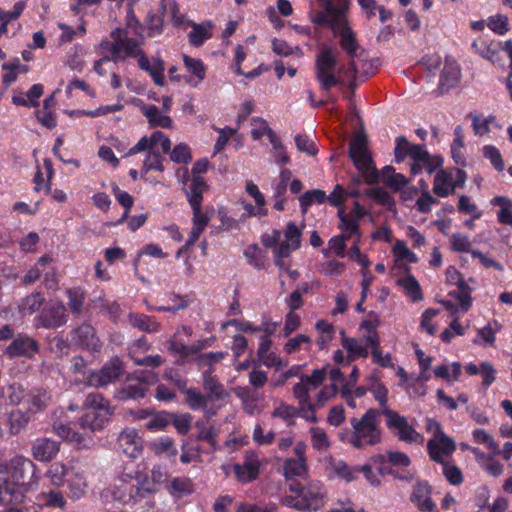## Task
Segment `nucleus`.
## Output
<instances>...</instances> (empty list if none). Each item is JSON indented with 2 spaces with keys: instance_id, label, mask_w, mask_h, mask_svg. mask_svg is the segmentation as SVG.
I'll list each match as a JSON object with an SVG mask.
<instances>
[{
  "instance_id": "obj_64",
  "label": "nucleus",
  "mask_w": 512,
  "mask_h": 512,
  "mask_svg": "<svg viewBox=\"0 0 512 512\" xmlns=\"http://www.w3.org/2000/svg\"><path fill=\"white\" fill-rule=\"evenodd\" d=\"M248 263L257 269L264 268L265 256L262 250L255 244L248 246L244 251Z\"/></svg>"
},
{
  "instance_id": "obj_57",
  "label": "nucleus",
  "mask_w": 512,
  "mask_h": 512,
  "mask_svg": "<svg viewBox=\"0 0 512 512\" xmlns=\"http://www.w3.org/2000/svg\"><path fill=\"white\" fill-rule=\"evenodd\" d=\"M146 393L147 389L141 383L127 384L118 391L117 397L121 400H138L144 398Z\"/></svg>"
},
{
  "instance_id": "obj_30",
  "label": "nucleus",
  "mask_w": 512,
  "mask_h": 512,
  "mask_svg": "<svg viewBox=\"0 0 512 512\" xmlns=\"http://www.w3.org/2000/svg\"><path fill=\"white\" fill-rule=\"evenodd\" d=\"M208 185L203 177H192L187 187L183 188L190 207L200 206L203 202V193Z\"/></svg>"
},
{
  "instance_id": "obj_9",
  "label": "nucleus",
  "mask_w": 512,
  "mask_h": 512,
  "mask_svg": "<svg viewBox=\"0 0 512 512\" xmlns=\"http://www.w3.org/2000/svg\"><path fill=\"white\" fill-rule=\"evenodd\" d=\"M384 416L387 428L399 441L408 444H423V435L416 431L414 425L409 422L408 418L392 409H386Z\"/></svg>"
},
{
  "instance_id": "obj_7",
  "label": "nucleus",
  "mask_w": 512,
  "mask_h": 512,
  "mask_svg": "<svg viewBox=\"0 0 512 512\" xmlns=\"http://www.w3.org/2000/svg\"><path fill=\"white\" fill-rule=\"evenodd\" d=\"M83 408L85 412L81 416L79 424L83 429L90 431L103 429L113 413L110 401L97 392L86 395Z\"/></svg>"
},
{
  "instance_id": "obj_59",
  "label": "nucleus",
  "mask_w": 512,
  "mask_h": 512,
  "mask_svg": "<svg viewBox=\"0 0 512 512\" xmlns=\"http://www.w3.org/2000/svg\"><path fill=\"white\" fill-rule=\"evenodd\" d=\"M311 345V339L305 334H298L290 338L284 345V351L287 354L295 353L299 350L308 351Z\"/></svg>"
},
{
  "instance_id": "obj_13",
  "label": "nucleus",
  "mask_w": 512,
  "mask_h": 512,
  "mask_svg": "<svg viewBox=\"0 0 512 512\" xmlns=\"http://www.w3.org/2000/svg\"><path fill=\"white\" fill-rule=\"evenodd\" d=\"M262 461L258 452L247 450L244 453L243 461L233 465L235 478L242 484H248L255 481L260 474Z\"/></svg>"
},
{
  "instance_id": "obj_37",
  "label": "nucleus",
  "mask_w": 512,
  "mask_h": 512,
  "mask_svg": "<svg viewBox=\"0 0 512 512\" xmlns=\"http://www.w3.org/2000/svg\"><path fill=\"white\" fill-rule=\"evenodd\" d=\"M236 396L241 400L243 409L246 413L254 415L260 412L258 402L260 397L257 393L251 391L249 387H237L235 389Z\"/></svg>"
},
{
  "instance_id": "obj_45",
  "label": "nucleus",
  "mask_w": 512,
  "mask_h": 512,
  "mask_svg": "<svg viewBox=\"0 0 512 512\" xmlns=\"http://www.w3.org/2000/svg\"><path fill=\"white\" fill-rule=\"evenodd\" d=\"M472 120V127L474 134L476 136H483L490 132V126L494 125L497 128H500V126L496 123L495 117L489 116L484 117L479 114H472L470 113L468 115Z\"/></svg>"
},
{
  "instance_id": "obj_18",
  "label": "nucleus",
  "mask_w": 512,
  "mask_h": 512,
  "mask_svg": "<svg viewBox=\"0 0 512 512\" xmlns=\"http://www.w3.org/2000/svg\"><path fill=\"white\" fill-rule=\"evenodd\" d=\"M38 343L30 336L19 334L5 350L9 358L26 357L33 358L38 353Z\"/></svg>"
},
{
  "instance_id": "obj_1",
  "label": "nucleus",
  "mask_w": 512,
  "mask_h": 512,
  "mask_svg": "<svg viewBox=\"0 0 512 512\" xmlns=\"http://www.w3.org/2000/svg\"><path fill=\"white\" fill-rule=\"evenodd\" d=\"M37 472V465L23 455L0 462V504H21L26 493L38 489L40 476Z\"/></svg>"
},
{
  "instance_id": "obj_38",
  "label": "nucleus",
  "mask_w": 512,
  "mask_h": 512,
  "mask_svg": "<svg viewBox=\"0 0 512 512\" xmlns=\"http://www.w3.org/2000/svg\"><path fill=\"white\" fill-rule=\"evenodd\" d=\"M382 181L395 192L405 188L409 179L401 173H396L392 166H385L381 171Z\"/></svg>"
},
{
  "instance_id": "obj_8",
  "label": "nucleus",
  "mask_w": 512,
  "mask_h": 512,
  "mask_svg": "<svg viewBox=\"0 0 512 512\" xmlns=\"http://www.w3.org/2000/svg\"><path fill=\"white\" fill-rule=\"evenodd\" d=\"M129 32L117 28L111 32L112 41H103L100 48L103 52L111 54L113 62H117L127 57H134L137 60L140 54H145L139 47L142 39L131 38L128 36Z\"/></svg>"
},
{
  "instance_id": "obj_12",
  "label": "nucleus",
  "mask_w": 512,
  "mask_h": 512,
  "mask_svg": "<svg viewBox=\"0 0 512 512\" xmlns=\"http://www.w3.org/2000/svg\"><path fill=\"white\" fill-rule=\"evenodd\" d=\"M124 372V363L115 356L107 361L101 369L89 373L86 384L94 388L105 387L117 381Z\"/></svg>"
},
{
  "instance_id": "obj_23",
  "label": "nucleus",
  "mask_w": 512,
  "mask_h": 512,
  "mask_svg": "<svg viewBox=\"0 0 512 512\" xmlns=\"http://www.w3.org/2000/svg\"><path fill=\"white\" fill-rule=\"evenodd\" d=\"M430 458L438 463H443L444 457L451 455L455 449V441L446 434L439 438H431L427 443Z\"/></svg>"
},
{
  "instance_id": "obj_35",
  "label": "nucleus",
  "mask_w": 512,
  "mask_h": 512,
  "mask_svg": "<svg viewBox=\"0 0 512 512\" xmlns=\"http://www.w3.org/2000/svg\"><path fill=\"white\" fill-rule=\"evenodd\" d=\"M52 430L60 438L68 441L69 443L77 446L78 448L86 446V436L79 432L73 431L72 428L67 424L55 422L52 425Z\"/></svg>"
},
{
  "instance_id": "obj_19",
  "label": "nucleus",
  "mask_w": 512,
  "mask_h": 512,
  "mask_svg": "<svg viewBox=\"0 0 512 512\" xmlns=\"http://www.w3.org/2000/svg\"><path fill=\"white\" fill-rule=\"evenodd\" d=\"M118 446L129 458H138L143 449V440L134 428L124 429L118 436Z\"/></svg>"
},
{
  "instance_id": "obj_41",
  "label": "nucleus",
  "mask_w": 512,
  "mask_h": 512,
  "mask_svg": "<svg viewBox=\"0 0 512 512\" xmlns=\"http://www.w3.org/2000/svg\"><path fill=\"white\" fill-rule=\"evenodd\" d=\"M251 136L254 140L261 139L267 135L271 144H277L276 133L268 126L266 120L255 117L251 120Z\"/></svg>"
},
{
  "instance_id": "obj_56",
  "label": "nucleus",
  "mask_w": 512,
  "mask_h": 512,
  "mask_svg": "<svg viewBox=\"0 0 512 512\" xmlns=\"http://www.w3.org/2000/svg\"><path fill=\"white\" fill-rule=\"evenodd\" d=\"M192 31L189 33V41L194 46H201L207 39L211 38L209 23L192 24Z\"/></svg>"
},
{
  "instance_id": "obj_58",
  "label": "nucleus",
  "mask_w": 512,
  "mask_h": 512,
  "mask_svg": "<svg viewBox=\"0 0 512 512\" xmlns=\"http://www.w3.org/2000/svg\"><path fill=\"white\" fill-rule=\"evenodd\" d=\"M392 251L396 261H405L412 264L418 262L417 255L413 253L402 240L395 242Z\"/></svg>"
},
{
  "instance_id": "obj_60",
  "label": "nucleus",
  "mask_w": 512,
  "mask_h": 512,
  "mask_svg": "<svg viewBox=\"0 0 512 512\" xmlns=\"http://www.w3.org/2000/svg\"><path fill=\"white\" fill-rule=\"evenodd\" d=\"M227 356V352L218 351V352H207L198 354L195 361L200 368H207L206 370L213 371V365L215 363L220 362Z\"/></svg>"
},
{
  "instance_id": "obj_40",
  "label": "nucleus",
  "mask_w": 512,
  "mask_h": 512,
  "mask_svg": "<svg viewBox=\"0 0 512 512\" xmlns=\"http://www.w3.org/2000/svg\"><path fill=\"white\" fill-rule=\"evenodd\" d=\"M203 386L204 389L215 399L222 400L227 396L223 385L213 375L212 370L203 371Z\"/></svg>"
},
{
  "instance_id": "obj_50",
  "label": "nucleus",
  "mask_w": 512,
  "mask_h": 512,
  "mask_svg": "<svg viewBox=\"0 0 512 512\" xmlns=\"http://www.w3.org/2000/svg\"><path fill=\"white\" fill-rule=\"evenodd\" d=\"M219 434V430L213 426V425H201L198 426V434L196 436V439L198 441H204L206 442L211 449V452H214L219 449V446L217 444V437Z\"/></svg>"
},
{
  "instance_id": "obj_51",
  "label": "nucleus",
  "mask_w": 512,
  "mask_h": 512,
  "mask_svg": "<svg viewBox=\"0 0 512 512\" xmlns=\"http://www.w3.org/2000/svg\"><path fill=\"white\" fill-rule=\"evenodd\" d=\"M327 195L323 190L313 189L306 191L300 198V207L303 214L307 213L308 208L314 204H322L326 201Z\"/></svg>"
},
{
  "instance_id": "obj_3",
  "label": "nucleus",
  "mask_w": 512,
  "mask_h": 512,
  "mask_svg": "<svg viewBox=\"0 0 512 512\" xmlns=\"http://www.w3.org/2000/svg\"><path fill=\"white\" fill-rule=\"evenodd\" d=\"M114 500L124 505L133 506L156 492L149 477L139 472L122 474L106 490Z\"/></svg>"
},
{
  "instance_id": "obj_28",
  "label": "nucleus",
  "mask_w": 512,
  "mask_h": 512,
  "mask_svg": "<svg viewBox=\"0 0 512 512\" xmlns=\"http://www.w3.org/2000/svg\"><path fill=\"white\" fill-rule=\"evenodd\" d=\"M74 467L63 462H53L45 471V477L49 480L51 486L60 488L66 484Z\"/></svg>"
},
{
  "instance_id": "obj_47",
  "label": "nucleus",
  "mask_w": 512,
  "mask_h": 512,
  "mask_svg": "<svg viewBox=\"0 0 512 512\" xmlns=\"http://www.w3.org/2000/svg\"><path fill=\"white\" fill-rule=\"evenodd\" d=\"M45 297L42 293L36 292L26 296L19 305V312L22 315L35 313L44 304Z\"/></svg>"
},
{
  "instance_id": "obj_10",
  "label": "nucleus",
  "mask_w": 512,
  "mask_h": 512,
  "mask_svg": "<svg viewBox=\"0 0 512 512\" xmlns=\"http://www.w3.org/2000/svg\"><path fill=\"white\" fill-rule=\"evenodd\" d=\"M289 490L302 499L304 511H317L324 505L327 491L324 484L319 480H311L306 485L292 483Z\"/></svg>"
},
{
  "instance_id": "obj_20",
  "label": "nucleus",
  "mask_w": 512,
  "mask_h": 512,
  "mask_svg": "<svg viewBox=\"0 0 512 512\" xmlns=\"http://www.w3.org/2000/svg\"><path fill=\"white\" fill-rule=\"evenodd\" d=\"M410 501L420 512H435L436 504L431 498V486L426 481H418L414 484Z\"/></svg>"
},
{
  "instance_id": "obj_53",
  "label": "nucleus",
  "mask_w": 512,
  "mask_h": 512,
  "mask_svg": "<svg viewBox=\"0 0 512 512\" xmlns=\"http://www.w3.org/2000/svg\"><path fill=\"white\" fill-rule=\"evenodd\" d=\"M181 392L185 394L186 403L192 410H204L207 407V398L198 390L186 386Z\"/></svg>"
},
{
  "instance_id": "obj_52",
  "label": "nucleus",
  "mask_w": 512,
  "mask_h": 512,
  "mask_svg": "<svg viewBox=\"0 0 512 512\" xmlns=\"http://www.w3.org/2000/svg\"><path fill=\"white\" fill-rule=\"evenodd\" d=\"M500 329L497 321L488 323L481 329L477 330V338L473 340L474 344H493L496 340V332Z\"/></svg>"
},
{
  "instance_id": "obj_26",
  "label": "nucleus",
  "mask_w": 512,
  "mask_h": 512,
  "mask_svg": "<svg viewBox=\"0 0 512 512\" xmlns=\"http://www.w3.org/2000/svg\"><path fill=\"white\" fill-rule=\"evenodd\" d=\"M52 401L51 392L43 388L30 390L26 395L25 405L31 413L44 411Z\"/></svg>"
},
{
  "instance_id": "obj_62",
  "label": "nucleus",
  "mask_w": 512,
  "mask_h": 512,
  "mask_svg": "<svg viewBox=\"0 0 512 512\" xmlns=\"http://www.w3.org/2000/svg\"><path fill=\"white\" fill-rule=\"evenodd\" d=\"M68 297V307L72 314L80 315L84 304V293L80 289H68L66 291Z\"/></svg>"
},
{
  "instance_id": "obj_2",
  "label": "nucleus",
  "mask_w": 512,
  "mask_h": 512,
  "mask_svg": "<svg viewBox=\"0 0 512 512\" xmlns=\"http://www.w3.org/2000/svg\"><path fill=\"white\" fill-rule=\"evenodd\" d=\"M337 50L332 47L322 48L316 56L315 73L323 90L342 85L345 81L351 89L355 87L357 65L351 61L349 67L337 68Z\"/></svg>"
},
{
  "instance_id": "obj_44",
  "label": "nucleus",
  "mask_w": 512,
  "mask_h": 512,
  "mask_svg": "<svg viewBox=\"0 0 512 512\" xmlns=\"http://www.w3.org/2000/svg\"><path fill=\"white\" fill-rule=\"evenodd\" d=\"M372 381V384L368 387L369 392H371L375 398V400L379 403L381 410L380 414L384 415V411L388 408V389L386 386L376 379L374 375L369 378Z\"/></svg>"
},
{
  "instance_id": "obj_25",
  "label": "nucleus",
  "mask_w": 512,
  "mask_h": 512,
  "mask_svg": "<svg viewBox=\"0 0 512 512\" xmlns=\"http://www.w3.org/2000/svg\"><path fill=\"white\" fill-rule=\"evenodd\" d=\"M166 490L173 499H182L194 493L195 484L186 476L172 477L166 481Z\"/></svg>"
},
{
  "instance_id": "obj_16",
  "label": "nucleus",
  "mask_w": 512,
  "mask_h": 512,
  "mask_svg": "<svg viewBox=\"0 0 512 512\" xmlns=\"http://www.w3.org/2000/svg\"><path fill=\"white\" fill-rule=\"evenodd\" d=\"M365 208L354 202L353 208L346 212L344 207L338 209V218L340 219L339 228L341 231H349V233H356V239H361V232L359 230V222L365 216Z\"/></svg>"
},
{
  "instance_id": "obj_11",
  "label": "nucleus",
  "mask_w": 512,
  "mask_h": 512,
  "mask_svg": "<svg viewBox=\"0 0 512 512\" xmlns=\"http://www.w3.org/2000/svg\"><path fill=\"white\" fill-rule=\"evenodd\" d=\"M349 155L356 168L362 172L371 171L369 182H375L378 173L372 166V159L367 148V138L364 134L358 133L353 136L349 145Z\"/></svg>"
},
{
  "instance_id": "obj_5",
  "label": "nucleus",
  "mask_w": 512,
  "mask_h": 512,
  "mask_svg": "<svg viewBox=\"0 0 512 512\" xmlns=\"http://www.w3.org/2000/svg\"><path fill=\"white\" fill-rule=\"evenodd\" d=\"M302 231L294 222L287 224L284 234L279 230H272L270 234L263 236V244L274 249V263L279 269L287 270L285 259L297 250L301 244Z\"/></svg>"
},
{
  "instance_id": "obj_15",
  "label": "nucleus",
  "mask_w": 512,
  "mask_h": 512,
  "mask_svg": "<svg viewBox=\"0 0 512 512\" xmlns=\"http://www.w3.org/2000/svg\"><path fill=\"white\" fill-rule=\"evenodd\" d=\"M67 322L66 307L62 303H57L44 308L35 318L37 328L53 329L64 325Z\"/></svg>"
},
{
  "instance_id": "obj_33",
  "label": "nucleus",
  "mask_w": 512,
  "mask_h": 512,
  "mask_svg": "<svg viewBox=\"0 0 512 512\" xmlns=\"http://www.w3.org/2000/svg\"><path fill=\"white\" fill-rule=\"evenodd\" d=\"M38 503L47 508L64 510L67 506V499L63 492L58 489H51L37 495Z\"/></svg>"
},
{
  "instance_id": "obj_32",
  "label": "nucleus",
  "mask_w": 512,
  "mask_h": 512,
  "mask_svg": "<svg viewBox=\"0 0 512 512\" xmlns=\"http://www.w3.org/2000/svg\"><path fill=\"white\" fill-rule=\"evenodd\" d=\"M142 114L147 118L151 127L172 128L173 121L170 116L162 113L155 105H143Z\"/></svg>"
},
{
  "instance_id": "obj_43",
  "label": "nucleus",
  "mask_w": 512,
  "mask_h": 512,
  "mask_svg": "<svg viewBox=\"0 0 512 512\" xmlns=\"http://www.w3.org/2000/svg\"><path fill=\"white\" fill-rule=\"evenodd\" d=\"M129 323L147 333H155L159 330V323L153 317L145 314H130Z\"/></svg>"
},
{
  "instance_id": "obj_46",
  "label": "nucleus",
  "mask_w": 512,
  "mask_h": 512,
  "mask_svg": "<svg viewBox=\"0 0 512 512\" xmlns=\"http://www.w3.org/2000/svg\"><path fill=\"white\" fill-rule=\"evenodd\" d=\"M29 421L30 418L25 412L21 410L12 411L9 414L7 420L9 433L11 435H18L22 430H24L27 427Z\"/></svg>"
},
{
  "instance_id": "obj_36",
  "label": "nucleus",
  "mask_w": 512,
  "mask_h": 512,
  "mask_svg": "<svg viewBox=\"0 0 512 512\" xmlns=\"http://www.w3.org/2000/svg\"><path fill=\"white\" fill-rule=\"evenodd\" d=\"M327 469L334 476L341 478L346 482L355 480L358 473L357 467H350L345 461L334 458L329 459Z\"/></svg>"
},
{
  "instance_id": "obj_4",
  "label": "nucleus",
  "mask_w": 512,
  "mask_h": 512,
  "mask_svg": "<svg viewBox=\"0 0 512 512\" xmlns=\"http://www.w3.org/2000/svg\"><path fill=\"white\" fill-rule=\"evenodd\" d=\"M171 149V141L162 131H155L151 136H143L139 141L131 147L124 157H130L140 152H146L143 159V166L141 169V176L151 170L163 172V154H166Z\"/></svg>"
},
{
  "instance_id": "obj_17",
  "label": "nucleus",
  "mask_w": 512,
  "mask_h": 512,
  "mask_svg": "<svg viewBox=\"0 0 512 512\" xmlns=\"http://www.w3.org/2000/svg\"><path fill=\"white\" fill-rule=\"evenodd\" d=\"M60 451V442L48 437L36 438L31 445V455L38 462H51Z\"/></svg>"
},
{
  "instance_id": "obj_29",
  "label": "nucleus",
  "mask_w": 512,
  "mask_h": 512,
  "mask_svg": "<svg viewBox=\"0 0 512 512\" xmlns=\"http://www.w3.org/2000/svg\"><path fill=\"white\" fill-rule=\"evenodd\" d=\"M453 178L454 173L451 170L441 169L436 172L433 183V192L442 198L453 194L455 192Z\"/></svg>"
},
{
  "instance_id": "obj_55",
  "label": "nucleus",
  "mask_w": 512,
  "mask_h": 512,
  "mask_svg": "<svg viewBox=\"0 0 512 512\" xmlns=\"http://www.w3.org/2000/svg\"><path fill=\"white\" fill-rule=\"evenodd\" d=\"M398 284L403 287L412 301L416 302L423 299L421 287L415 277L407 276L401 278L398 280Z\"/></svg>"
},
{
  "instance_id": "obj_54",
  "label": "nucleus",
  "mask_w": 512,
  "mask_h": 512,
  "mask_svg": "<svg viewBox=\"0 0 512 512\" xmlns=\"http://www.w3.org/2000/svg\"><path fill=\"white\" fill-rule=\"evenodd\" d=\"M306 472L304 459L288 458L283 464V474L286 478L301 477Z\"/></svg>"
},
{
  "instance_id": "obj_61",
  "label": "nucleus",
  "mask_w": 512,
  "mask_h": 512,
  "mask_svg": "<svg viewBox=\"0 0 512 512\" xmlns=\"http://www.w3.org/2000/svg\"><path fill=\"white\" fill-rule=\"evenodd\" d=\"M312 447L316 450H325L330 447V440L324 429L311 427L309 430Z\"/></svg>"
},
{
  "instance_id": "obj_39",
  "label": "nucleus",
  "mask_w": 512,
  "mask_h": 512,
  "mask_svg": "<svg viewBox=\"0 0 512 512\" xmlns=\"http://www.w3.org/2000/svg\"><path fill=\"white\" fill-rule=\"evenodd\" d=\"M183 62L187 71L194 75L197 79L196 82H193L190 79H187L186 82L193 87H197V85L206 77V66L201 59L193 58L186 54L183 55Z\"/></svg>"
},
{
  "instance_id": "obj_34",
  "label": "nucleus",
  "mask_w": 512,
  "mask_h": 512,
  "mask_svg": "<svg viewBox=\"0 0 512 512\" xmlns=\"http://www.w3.org/2000/svg\"><path fill=\"white\" fill-rule=\"evenodd\" d=\"M341 335V344L343 348L348 352V357L350 360L368 357L369 348L360 339L346 337L344 330L341 331Z\"/></svg>"
},
{
  "instance_id": "obj_63",
  "label": "nucleus",
  "mask_w": 512,
  "mask_h": 512,
  "mask_svg": "<svg viewBox=\"0 0 512 512\" xmlns=\"http://www.w3.org/2000/svg\"><path fill=\"white\" fill-rule=\"evenodd\" d=\"M192 209V224L196 226H200L206 228L209 224L210 220L213 217L214 210L213 208L206 207L205 210H202V205L191 207Z\"/></svg>"
},
{
  "instance_id": "obj_27",
  "label": "nucleus",
  "mask_w": 512,
  "mask_h": 512,
  "mask_svg": "<svg viewBox=\"0 0 512 512\" xmlns=\"http://www.w3.org/2000/svg\"><path fill=\"white\" fill-rule=\"evenodd\" d=\"M497 46L494 42L478 37L472 42L471 49L475 54L492 62L494 65H502Z\"/></svg>"
},
{
  "instance_id": "obj_49",
  "label": "nucleus",
  "mask_w": 512,
  "mask_h": 512,
  "mask_svg": "<svg viewBox=\"0 0 512 512\" xmlns=\"http://www.w3.org/2000/svg\"><path fill=\"white\" fill-rule=\"evenodd\" d=\"M315 328L319 333L317 339V345L320 349H325L327 345L332 341L335 335V328L326 320H319L315 324Z\"/></svg>"
},
{
  "instance_id": "obj_42",
  "label": "nucleus",
  "mask_w": 512,
  "mask_h": 512,
  "mask_svg": "<svg viewBox=\"0 0 512 512\" xmlns=\"http://www.w3.org/2000/svg\"><path fill=\"white\" fill-rule=\"evenodd\" d=\"M461 77V71L456 62H446L440 76V84L443 87L451 88L455 86Z\"/></svg>"
},
{
  "instance_id": "obj_14",
  "label": "nucleus",
  "mask_w": 512,
  "mask_h": 512,
  "mask_svg": "<svg viewBox=\"0 0 512 512\" xmlns=\"http://www.w3.org/2000/svg\"><path fill=\"white\" fill-rule=\"evenodd\" d=\"M327 377L325 369H315L311 375H302L300 382L293 387L294 396L299 403L310 400L309 392L320 386Z\"/></svg>"
},
{
  "instance_id": "obj_6",
  "label": "nucleus",
  "mask_w": 512,
  "mask_h": 512,
  "mask_svg": "<svg viewBox=\"0 0 512 512\" xmlns=\"http://www.w3.org/2000/svg\"><path fill=\"white\" fill-rule=\"evenodd\" d=\"M379 416V410L371 408L361 418L354 417L350 420L353 431L349 443L353 447L362 449L381 442Z\"/></svg>"
},
{
  "instance_id": "obj_48",
  "label": "nucleus",
  "mask_w": 512,
  "mask_h": 512,
  "mask_svg": "<svg viewBox=\"0 0 512 512\" xmlns=\"http://www.w3.org/2000/svg\"><path fill=\"white\" fill-rule=\"evenodd\" d=\"M433 372L437 378H441L449 383H452L458 380V378L460 377L462 372V365L460 362H453L450 366H437L434 368Z\"/></svg>"
},
{
  "instance_id": "obj_22",
  "label": "nucleus",
  "mask_w": 512,
  "mask_h": 512,
  "mask_svg": "<svg viewBox=\"0 0 512 512\" xmlns=\"http://www.w3.org/2000/svg\"><path fill=\"white\" fill-rule=\"evenodd\" d=\"M72 342L90 351H99L101 342L96 336L94 328L87 323L81 324L72 331Z\"/></svg>"
},
{
  "instance_id": "obj_24",
  "label": "nucleus",
  "mask_w": 512,
  "mask_h": 512,
  "mask_svg": "<svg viewBox=\"0 0 512 512\" xmlns=\"http://www.w3.org/2000/svg\"><path fill=\"white\" fill-rule=\"evenodd\" d=\"M138 66L151 76L155 85L160 87L165 85V62L161 58H148L146 54H140Z\"/></svg>"
},
{
  "instance_id": "obj_21",
  "label": "nucleus",
  "mask_w": 512,
  "mask_h": 512,
  "mask_svg": "<svg viewBox=\"0 0 512 512\" xmlns=\"http://www.w3.org/2000/svg\"><path fill=\"white\" fill-rule=\"evenodd\" d=\"M67 495L73 501L82 499L88 489L87 475L84 469L74 467L67 481Z\"/></svg>"
},
{
  "instance_id": "obj_31",
  "label": "nucleus",
  "mask_w": 512,
  "mask_h": 512,
  "mask_svg": "<svg viewBox=\"0 0 512 512\" xmlns=\"http://www.w3.org/2000/svg\"><path fill=\"white\" fill-rule=\"evenodd\" d=\"M151 451L159 456L169 460H175L178 454L175 441L169 436H161L150 443Z\"/></svg>"
}]
</instances>
